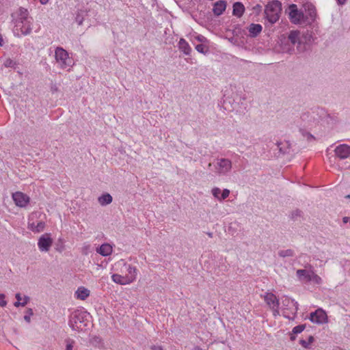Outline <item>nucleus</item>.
<instances>
[{"label":"nucleus","instance_id":"obj_1","mask_svg":"<svg viewBox=\"0 0 350 350\" xmlns=\"http://www.w3.org/2000/svg\"><path fill=\"white\" fill-rule=\"evenodd\" d=\"M115 272L111 273V280L119 285H129L134 282L138 275L137 268L128 263L125 260L120 259L116 262L112 267Z\"/></svg>","mask_w":350,"mask_h":350},{"label":"nucleus","instance_id":"obj_2","mask_svg":"<svg viewBox=\"0 0 350 350\" xmlns=\"http://www.w3.org/2000/svg\"><path fill=\"white\" fill-rule=\"evenodd\" d=\"M14 27V33L18 36H26L31 33L32 19L27 9L20 8L12 15Z\"/></svg>","mask_w":350,"mask_h":350},{"label":"nucleus","instance_id":"obj_3","mask_svg":"<svg viewBox=\"0 0 350 350\" xmlns=\"http://www.w3.org/2000/svg\"><path fill=\"white\" fill-rule=\"evenodd\" d=\"M334 120L329 116L319 120L317 115L312 113H304L301 116L299 128L303 131H317L321 130V126L325 127V124H333Z\"/></svg>","mask_w":350,"mask_h":350},{"label":"nucleus","instance_id":"obj_4","mask_svg":"<svg viewBox=\"0 0 350 350\" xmlns=\"http://www.w3.org/2000/svg\"><path fill=\"white\" fill-rule=\"evenodd\" d=\"M89 313L83 310H76L72 312L69 320V326L72 330L83 332L87 329V317Z\"/></svg>","mask_w":350,"mask_h":350},{"label":"nucleus","instance_id":"obj_5","mask_svg":"<svg viewBox=\"0 0 350 350\" xmlns=\"http://www.w3.org/2000/svg\"><path fill=\"white\" fill-rule=\"evenodd\" d=\"M288 40L293 45L297 46V49L299 52H303L307 49L310 41V36L308 33L299 31H292L289 33Z\"/></svg>","mask_w":350,"mask_h":350},{"label":"nucleus","instance_id":"obj_6","mask_svg":"<svg viewBox=\"0 0 350 350\" xmlns=\"http://www.w3.org/2000/svg\"><path fill=\"white\" fill-rule=\"evenodd\" d=\"M55 64L62 69L70 70L74 65L73 59L69 55L68 51L62 47L55 49Z\"/></svg>","mask_w":350,"mask_h":350},{"label":"nucleus","instance_id":"obj_7","mask_svg":"<svg viewBox=\"0 0 350 350\" xmlns=\"http://www.w3.org/2000/svg\"><path fill=\"white\" fill-rule=\"evenodd\" d=\"M265 12L267 20L271 23H275L280 18L281 3L278 1L269 3L265 8Z\"/></svg>","mask_w":350,"mask_h":350},{"label":"nucleus","instance_id":"obj_8","mask_svg":"<svg viewBox=\"0 0 350 350\" xmlns=\"http://www.w3.org/2000/svg\"><path fill=\"white\" fill-rule=\"evenodd\" d=\"M282 304L280 309L282 310L283 315L286 318H291V315L295 316L298 310L297 302L288 297L282 298Z\"/></svg>","mask_w":350,"mask_h":350},{"label":"nucleus","instance_id":"obj_9","mask_svg":"<svg viewBox=\"0 0 350 350\" xmlns=\"http://www.w3.org/2000/svg\"><path fill=\"white\" fill-rule=\"evenodd\" d=\"M216 172L219 175H227L232 169V162L228 159H217L215 164Z\"/></svg>","mask_w":350,"mask_h":350},{"label":"nucleus","instance_id":"obj_10","mask_svg":"<svg viewBox=\"0 0 350 350\" xmlns=\"http://www.w3.org/2000/svg\"><path fill=\"white\" fill-rule=\"evenodd\" d=\"M263 299L273 311V315H280L279 300L277 297L272 293H266L263 296Z\"/></svg>","mask_w":350,"mask_h":350},{"label":"nucleus","instance_id":"obj_11","mask_svg":"<svg viewBox=\"0 0 350 350\" xmlns=\"http://www.w3.org/2000/svg\"><path fill=\"white\" fill-rule=\"evenodd\" d=\"M310 321L315 324L322 325L328 323V317L326 312L322 308H318L311 312L309 317Z\"/></svg>","mask_w":350,"mask_h":350},{"label":"nucleus","instance_id":"obj_12","mask_svg":"<svg viewBox=\"0 0 350 350\" xmlns=\"http://www.w3.org/2000/svg\"><path fill=\"white\" fill-rule=\"evenodd\" d=\"M53 243L51 234H43L38 241V247L41 252H48Z\"/></svg>","mask_w":350,"mask_h":350},{"label":"nucleus","instance_id":"obj_13","mask_svg":"<svg viewBox=\"0 0 350 350\" xmlns=\"http://www.w3.org/2000/svg\"><path fill=\"white\" fill-rule=\"evenodd\" d=\"M12 198L15 205L21 208L27 207L30 202L29 196L21 191H16L13 193Z\"/></svg>","mask_w":350,"mask_h":350},{"label":"nucleus","instance_id":"obj_14","mask_svg":"<svg viewBox=\"0 0 350 350\" xmlns=\"http://www.w3.org/2000/svg\"><path fill=\"white\" fill-rule=\"evenodd\" d=\"M289 18L292 23L295 24L304 23V15L302 12H299L296 5H291L289 6Z\"/></svg>","mask_w":350,"mask_h":350},{"label":"nucleus","instance_id":"obj_15","mask_svg":"<svg viewBox=\"0 0 350 350\" xmlns=\"http://www.w3.org/2000/svg\"><path fill=\"white\" fill-rule=\"evenodd\" d=\"M211 193L215 200L221 202L229 197L230 191L228 189L213 187L211 189Z\"/></svg>","mask_w":350,"mask_h":350},{"label":"nucleus","instance_id":"obj_16","mask_svg":"<svg viewBox=\"0 0 350 350\" xmlns=\"http://www.w3.org/2000/svg\"><path fill=\"white\" fill-rule=\"evenodd\" d=\"M91 295V291L86 286H79L74 293V298L79 301H86Z\"/></svg>","mask_w":350,"mask_h":350},{"label":"nucleus","instance_id":"obj_17","mask_svg":"<svg viewBox=\"0 0 350 350\" xmlns=\"http://www.w3.org/2000/svg\"><path fill=\"white\" fill-rule=\"evenodd\" d=\"M335 156L340 159H344L350 156V146L347 144H339L334 148Z\"/></svg>","mask_w":350,"mask_h":350},{"label":"nucleus","instance_id":"obj_18","mask_svg":"<svg viewBox=\"0 0 350 350\" xmlns=\"http://www.w3.org/2000/svg\"><path fill=\"white\" fill-rule=\"evenodd\" d=\"M304 23H311L315 20L317 16L316 9L313 5L306 4L304 5Z\"/></svg>","mask_w":350,"mask_h":350},{"label":"nucleus","instance_id":"obj_19","mask_svg":"<svg viewBox=\"0 0 350 350\" xmlns=\"http://www.w3.org/2000/svg\"><path fill=\"white\" fill-rule=\"evenodd\" d=\"M98 254L102 256L107 257L110 256L113 252V245L112 244L105 243L96 249Z\"/></svg>","mask_w":350,"mask_h":350},{"label":"nucleus","instance_id":"obj_20","mask_svg":"<svg viewBox=\"0 0 350 350\" xmlns=\"http://www.w3.org/2000/svg\"><path fill=\"white\" fill-rule=\"evenodd\" d=\"M45 228V223L42 221H37L36 223L31 221L28 222V228L33 232H40L44 230Z\"/></svg>","mask_w":350,"mask_h":350},{"label":"nucleus","instance_id":"obj_21","mask_svg":"<svg viewBox=\"0 0 350 350\" xmlns=\"http://www.w3.org/2000/svg\"><path fill=\"white\" fill-rule=\"evenodd\" d=\"M312 273V270L298 269L297 271V276L302 282H308Z\"/></svg>","mask_w":350,"mask_h":350},{"label":"nucleus","instance_id":"obj_22","mask_svg":"<svg viewBox=\"0 0 350 350\" xmlns=\"http://www.w3.org/2000/svg\"><path fill=\"white\" fill-rule=\"evenodd\" d=\"M226 8V3L224 1H218L215 3L213 11L215 15H221Z\"/></svg>","mask_w":350,"mask_h":350},{"label":"nucleus","instance_id":"obj_23","mask_svg":"<svg viewBox=\"0 0 350 350\" xmlns=\"http://www.w3.org/2000/svg\"><path fill=\"white\" fill-rule=\"evenodd\" d=\"M16 301L14 303L15 307L25 306L29 301V297L25 295L16 293L15 295Z\"/></svg>","mask_w":350,"mask_h":350},{"label":"nucleus","instance_id":"obj_24","mask_svg":"<svg viewBox=\"0 0 350 350\" xmlns=\"http://www.w3.org/2000/svg\"><path fill=\"white\" fill-rule=\"evenodd\" d=\"M112 200V196L108 193H103L98 198L99 204L103 206L111 204Z\"/></svg>","mask_w":350,"mask_h":350},{"label":"nucleus","instance_id":"obj_25","mask_svg":"<svg viewBox=\"0 0 350 350\" xmlns=\"http://www.w3.org/2000/svg\"><path fill=\"white\" fill-rule=\"evenodd\" d=\"M178 48L185 55L190 54L191 49L188 42L183 38H180L178 42Z\"/></svg>","mask_w":350,"mask_h":350},{"label":"nucleus","instance_id":"obj_26","mask_svg":"<svg viewBox=\"0 0 350 350\" xmlns=\"http://www.w3.org/2000/svg\"><path fill=\"white\" fill-rule=\"evenodd\" d=\"M245 12L244 5L240 2H236L233 4V14L237 17H241Z\"/></svg>","mask_w":350,"mask_h":350},{"label":"nucleus","instance_id":"obj_27","mask_svg":"<svg viewBox=\"0 0 350 350\" xmlns=\"http://www.w3.org/2000/svg\"><path fill=\"white\" fill-rule=\"evenodd\" d=\"M306 328L305 325H299L293 327L291 333L290 334V339L291 340H295L296 338V335L301 333Z\"/></svg>","mask_w":350,"mask_h":350},{"label":"nucleus","instance_id":"obj_28","mask_svg":"<svg viewBox=\"0 0 350 350\" xmlns=\"http://www.w3.org/2000/svg\"><path fill=\"white\" fill-rule=\"evenodd\" d=\"M189 39L193 44L195 43V41H198L200 43H205L208 41L204 36L197 33L191 34Z\"/></svg>","mask_w":350,"mask_h":350},{"label":"nucleus","instance_id":"obj_29","mask_svg":"<svg viewBox=\"0 0 350 350\" xmlns=\"http://www.w3.org/2000/svg\"><path fill=\"white\" fill-rule=\"evenodd\" d=\"M209 42L205 43H200V44L196 45L195 48L196 51L200 53L206 54L209 51Z\"/></svg>","mask_w":350,"mask_h":350},{"label":"nucleus","instance_id":"obj_30","mask_svg":"<svg viewBox=\"0 0 350 350\" xmlns=\"http://www.w3.org/2000/svg\"><path fill=\"white\" fill-rule=\"evenodd\" d=\"M314 340V337L312 336H309L306 339H301L299 340V344L305 349H310Z\"/></svg>","mask_w":350,"mask_h":350},{"label":"nucleus","instance_id":"obj_31","mask_svg":"<svg viewBox=\"0 0 350 350\" xmlns=\"http://www.w3.org/2000/svg\"><path fill=\"white\" fill-rule=\"evenodd\" d=\"M262 31V26L259 24H252L249 27L250 33L255 36Z\"/></svg>","mask_w":350,"mask_h":350},{"label":"nucleus","instance_id":"obj_32","mask_svg":"<svg viewBox=\"0 0 350 350\" xmlns=\"http://www.w3.org/2000/svg\"><path fill=\"white\" fill-rule=\"evenodd\" d=\"M280 47V49H276L278 52L291 53L293 50L292 46L288 43H287V42H283L282 41V43H281V45Z\"/></svg>","mask_w":350,"mask_h":350},{"label":"nucleus","instance_id":"obj_33","mask_svg":"<svg viewBox=\"0 0 350 350\" xmlns=\"http://www.w3.org/2000/svg\"><path fill=\"white\" fill-rule=\"evenodd\" d=\"M85 13L83 11H80L77 13L75 21L79 25H81L83 23Z\"/></svg>","mask_w":350,"mask_h":350},{"label":"nucleus","instance_id":"obj_34","mask_svg":"<svg viewBox=\"0 0 350 350\" xmlns=\"http://www.w3.org/2000/svg\"><path fill=\"white\" fill-rule=\"evenodd\" d=\"M308 282H312L315 284H319L322 282V280L319 275H317L312 271Z\"/></svg>","mask_w":350,"mask_h":350},{"label":"nucleus","instance_id":"obj_35","mask_svg":"<svg viewBox=\"0 0 350 350\" xmlns=\"http://www.w3.org/2000/svg\"><path fill=\"white\" fill-rule=\"evenodd\" d=\"M75 343V342L72 339L68 338L65 340V350H73Z\"/></svg>","mask_w":350,"mask_h":350},{"label":"nucleus","instance_id":"obj_36","mask_svg":"<svg viewBox=\"0 0 350 350\" xmlns=\"http://www.w3.org/2000/svg\"><path fill=\"white\" fill-rule=\"evenodd\" d=\"M33 310L31 309H28L27 310V311L25 312V314L24 315V320L29 323L31 322V317L33 316Z\"/></svg>","mask_w":350,"mask_h":350},{"label":"nucleus","instance_id":"obj_37","mask_svg":"<svg viewBox=\"0 0 350 350\" xmlns=\"http://www.w3.org/2000/svg\"><path fill=\"white\" fill-rule=\"evenodd\" d=\"M277 146L281 152L284 153L286 152V148H288L287 142H278Z\"/></svg>","mask_w":350,"mask_h":350},{"label":"nucleus","instance_id":"obj_38","mask_svg":"<svg viewBox=\"0 0 350 350\" xmlns=\"http://www.w3.org/2000/svg\"><path fill=\"white\" fill-rule=\"evenodd\" d=\"M279 255L282 257L292 256L293 252L291 250H281L279 252Z\"/></svg>","mask_w":350,"mask_h":350},{"label":"nucleus","instance_id":"obj_39","mask_svg":"<svg viewBox=\"0 0 350 350\" xmlns=\"http://www.w3.org/2000/svg\"><path fill=\"white\" fill-rule=\"evenodd\" d=\"M7 305L5 296L4 294H0V307H5Z\"/></svg>","mask_w":350,"mask_h":350},{"label":"nucleus","instance_id":"obj_40","mask_svg":"<svg viewBox=\"0 0 350 350\" xmlns=\"http://www.w3.org/2000/svg\"><path fill=\"white\" fill-rule=\"evenodd\" d=\"M151 350H165L161 346L153 345L150 347Z\"/></svg>","mask_w":350,"mask_h":350},{"label":"nucleus","instance_id":"obj_41","mask_svg":"<svg viewBox=\"0 0 350 350\" xmlns=\"http://www.w3.org/2000/svg\"><path fill=\"white\" fill-rule=\"evenodd\" d=\"M39 1V3L42 5H46L50 0H38Z\"/></svg>","mask_w":350,"mask_h":350},{"label":"nucleus","instance_id":"obj_42","mask_svg":"<svg viewBox=\"0 0 350 350\" xmlns=\"http://www.w3.org/2000/svg\"><path fill=\"white\" fill-rule=\"evenodd\" d=\"M4 44V40L1 34H0V46H2Z\"/></svg>","mask_w":350,"mask_h":350},{"label":"nucleus","instance_id":"obj_43","mask_svg":"<svg viewBox=\"0 0 350 350\" xmlns=\"http://www.w3.org/2000/svg\"><path fill=\"white\" fill-rule=\"evenodd\" d=\"M338 4L342 5L346 2V0H336Z\"/></svg>","mask_w":350,"mask_h":350},{"label":"nucleus","instance_id":"obj_44","mask_svg":"<svg viewBox=\"0 0 350 350\" xmlns=\"http://www.w3.org/2000/svg\"><path fill=\"white\" fill-rule=\"evenodd\" d=\"M89 247H90L89 245L83 246V252H84L85 250H88L89 249Z\"/></svg>","mask_w":350,"mask_h":350}]
</instances>
